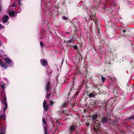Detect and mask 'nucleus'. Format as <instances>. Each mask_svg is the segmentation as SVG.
<instances>
[{
	"instance_id": "nucleus-10",
	"label": "nucleus",
	"mask_w": 134,
	"mask_h": 134,
	"mask_svg": "<svg viewBox=\"0 0 134 134\" xmlns=\"http://www.w3.org/2000/svg\"><path fill=\"white\" fill-rule=\"evenodd\" d=\"M50 84V81H48L46 85L45 88L47 92H48L50 89L51 87Z\"/></svg>"
},
{
	"instance_id": "nucleus-5",
	"label": "nucleus",
	"mask_w": 134,
	"mask_h": 134,
	"mask_svg": "<svg viewBox=\"0 0 134 134\" xmlns=\"http://www.w3.org/2000/svg\"><path fill=\"white\" fill-rule=\"evenodd\" d=\"M0 66L1 68L4 69H7L8 65H7L5 63L2 61V59L0 60Z\"/></svg>"
},
{
	"instance_id": "nucleus-38",
	"label": "nucleus",
	"mask_w": 134,
	"mask_h": 134,
	"mask_svg": "<svg viewBox=\"0 0 134 134\" xmlns=\"http://www.w3.org/2000/svg\"><path fill=\"white\" fill-rule=\"evenodd\" d=\"M4 132H3L2 131H0V134H4Z\"/></svg>"
},
{
	"instance_id": "nucleus-49",
	"label": "nucleus",
	"mask_w": 134,
	"mask_h": 134,
	"mask_svg": "<svg viewBox=\"0 0 134 134\" xmlns=\"http://www.w3.org/2000/svg\"><path fill=\"white\" fill-rule=\"evenodd\" d=\"M78 60L79 61L80 60V59H78Z\"/></svg>"
},
{
	"instance_id": "nucleus-34",
	"label": "nucleus",
	"mask_w": 134,
	"mask_h": 134,
	"mask_svg": "<svg viewBox=\"0 0 134 134\" xmlns=\"http://www.w3.org/2000/svg\"><path fill=\"white\" fill-rule=\"evenodd\" d=\"M50 105H52L53 104V103H54V102H53V101L51 100L50 101Z\"/></svg>"
},
{
	"instance_id": "nucleus-19",
	"label": "nucleus",
	"mask_w": 134,
	"mask_h": 134,
	"mask_svg": "<svg viewBox=\"0 0 134 134\" xmlns=\"http://www.w3.org/2000/svg\"><path fill=\"white\" fill-rule=\"evenodd\" d=\"M132 120H134V115H133L129 118L127 120L131 122V121H132Z\"/></svg>"
},
{
	"instance_id": "nucleus-3",
	"label": "nucleus",
	"mask_w": 134,
	"mask_h": 134,
	"mask_svg": "<svg viewBox=\"0 0 134 134\" xmlns=\"http://www.w3.org/2000/svg\"><path fill=\"white\" fill-rule=\"evenodd\" d=\"M100 124L95 121L93 126V129L94 132L96 134H100V133L101 128L100 127Z\"/></svg>"
},
{
	"instance_id": "nucleus-31",
	"label": "nucleus",
	"mask_w": 134,
	"mask_h": 134,
	"mask_svg": "<svg viewBox=\"0 0 134 134\" xmlns=\"http://www.w3.org/2000/svg\"><path fill=\"white\" fill-rule=\"evenodd\" d=\"M62 19L64 20H66L67 19V18L65 16H63L62 17Z\"/></svg>"
},
{
	"instance_id": "nucleus-44",
	"label": "nucleus",
	"mask_w": 134,
	"mask_h": 134,
	"mask_svg": "<svg viewBox=\"0 0 134 134\" xmlns=\"http://www.w3.org/2000/svg\"><path fill=\"white\" fill-rule=\"evenodd\" d=\"M2 7L0 6V11L1 10H2Z\"/></svg>"
},
{
	"instance_id": "nucleus-24",
	"label": "nucleus",
	"mask_w": 134,
	"mask_h": 134,
	"mask_svg": "<svg viewBox=\"0 0 134 134\" xmlns=\"http://www.w3.org/2000/svg\"><path fill=\"white\" fill-rule=\"evenodd\" d=\"M83 69L85 70V72L84 73H85L86 74H87L88 73V71L87 70V68L86 67H85V68H83Z\"/></svg>"
},
{
	"instance_id": "nucleus-36",
	"label": "nucleus",
	"mask_w": 134,
	"mask_h": 134,
	"mask_svg": "<svg viewBox=\"0 0 134 134\" xmlns=\"http://www.w3.org/2000/svg\"><path fill=\"white\" fill-rule=\"evenodd\" d=\"M91 20H92L95 23V24L96 25H97V24H96V23H97L96 22V21H95V20H94V19L92 18L91 19Z\"/></svg>"
},
{
	"instance_id": "nucleus-51",
	"label": "nucleus",
	"mask_w": 134,
	"mask_h": 134,
	"mask_svg": "<svg viewBox=\"0 0 134 134\" xmlns=\"http://www.w3.org/2000/svg\"><path fill=\"white\" fill-rule=\"evenodd\" d=\"M96 121H97L98 122V121L97 120H96Z\"/></svg>"
},
{
	"instance_id": "nucleus-41",
	"label": "nucleus",
	"mask_w": 134,
	"mask_h": 134,
	"mask_svg": "<svg viewBox=\"0 0 134 134\" xmlns=\"http://www.w3.org/2000/svg\"><path fill=\"white\" fill-rule=\"evenodd\" d=\"M6 57H5L4 58V59H9V58L7 57V55H5Z\"/></svg>"
},
{
	"instance_id": "nucleus-35",
	"label": "nucleus",
	"mask_w": 134,
	"mask_h": 134,
	"mask_svg": "<svg viewBox=\"0 0 134 134\" xmlns=\"http://www.w3.org/2000/svg\"><path fill=\"white\" fill-rule=\"evenodd\" d=\"M66 110H63V114H67V113L66 112Z\"/></svg>"
},
{
	"instance_id": "nucleus-39",
	"label": "nucleus",
	"mask_w": 134,
	"mask_h": 134,
	"mask_svg": "<svg viewBox=\"0 0 134 134\" xmlns=\"http://www.w3.org/2000/svg\"><path fill=\"white\" fill-rule=\"evenodd\" d=\"M19 10V11H18V13H19V12H20L21 11V8L20 7H19L18 9V10Z\"/></svg>"
},
{
	"instance_id": "nucleus-47",
	"label": "nucleus",
	"mask_w": 134,
	"mask_h": 134,
	"mask_svg": "<svg viewBox=\"0 0 134 134\" xmlns=\"http://www.w3.org/2000/svg\"><path fill=\"white\" fill-rule=\"evenodd\" d=\"M1 41L0 40V47L1 46Z\"/></svg>"
},
{
	"instance_id": "nucleus-23",
	"label": "nucleus",
	"mask_w": 134,
	"mask_h": 134,
	"mask_svg": "<svg viewBox=\"0 0 134 134\" xmlns=\"http://www.w3.org/2000/svg\"><path fill=\"white\" fill-rule=\"evenodd\" d=\"M105 77L102 76L101 78V80L103 82H104L105 81Z\"/></svg>"
},
{
	"instance_id": "nucleus-30",
	"label": "nucleus",
	"mask_w": 134,
	"mask_h": 134,
	"mask_svg": "<svg viewBox=\"0 0 134 134\" xmlns=\"http://www.w3.org/2000/svg\"><path fill=\"white\" fill-rule=\"evenodd\" d=\"M118 97H116L115 98H113V100L114 101H116V100H115L116 99H117L118 98Z\"/></svg>"
},
{
	"instance_id": "nucleus-46",
	"label": "nucleus",
	"mask_w": 134,
	"mask_h": 134,
	"mask_svg": "<svg viewBox=\"0 0 134 134\" xmlns=\"http://www.w3.org/2000/svg\"><path fill=\"white\" fill-rule=\"evenodd\" d=\"M126 31L125 30H124L123 31V32L124 33H125V32Z\"/></svg>"
},
{
	"instance_id": "nucleus-45",
	"label": "nucleus",
	"mask_w": 134,
	"mask_h": 134,
	"mask_svg": "<svg viewBox=\"0 0 134 134\" xmlns=\"http://www.w3.org/2000/svg\"><path fill=\"white\" fill-rule=\"evenodd\" d=\"M103 6H104V8H105V4H104L103 5Z\"/></svg>"
},
{
	"instance_id": "nucleus-4",
	"label": "nucleus",
	"mask_w": 134,
	"mask_h": 134,
	"mask_svg": "<svg viewBox=\"0 0 134 134\" xmlns=\"http://www.w3.org/2000/svg\"><path fill=\"white\" fill-rule=\"evenodd\" d=\"M109 120L108 118L107 117H104L101 118L100 120H99V122L104 124L106 122Z\"/></svg>"
},
{
	"instance_id": "nucleus-50",
	"label": "nucleus",
	"mask_w": 134,
	"mask_h": 134,
	"mask_svg": "<svg viewBox=\"0 0 134 134\" xmlns=\"http://www.w3.org/2000/svg\"><path fill=\"white\" fill-rule=\"evenodd\" d=\"M1 126H2V123H1Z\"/></svg>"
},
{
	"instance_id": "nucleus-18",
	"label": "nucleus",
	"mask_w": 134,
	"mask_h": 134,
	"mask_svg": "<svg viewBox=\"0 0 134 134\" xmlns=\"http://www.w3.org/2000/svg\"><path fill=\"white\" fill-rule=\"evenodd\" d=\"M111 124L114 126H118V122L116 121H114L112 122Z\"/></svg>"
},
{
	"instance_id": "nucleus-32",
	"label": "nucleus",
	"mask_w": 134,
	"mask_h": 134,
	"mask_svg": "<svg viewBox=\"0 0 134 134\" xmlns=\"http://www.w3.org/2000/svg\"><path fill=\"white\" fill-rule=\"evenodd\" d=\"M73 48L75 49L76 50L77 48V46L76 45H74L73 46Z\"/></svg>"
},
{
	"instance_id": "nucleus-14",
	"label": "nucleus",
	"mask_w": 134,
	"mask_h": 134,
	"mask_svg": "<svg viewBox=\"0 0 134 134\" xmlns=\"http://www.w3.org/2000/svg\"><path fill=\"white\" fill-rule=\"evenodd\" d=\"M97 95V93L95 92H94L92 93H90L88 96L90 97H94Z\"/></svg>"
},
{
	"instance_id": "nucleus-6",
	"label": "nucleus",
	"mask_w": 134,
	"mask_h": 134,
	"mask_svg": "<svg viewBox=\"0 0 134 134\" xmlns=\"http://www.w3.org/2000/svg\"><path fill=\"white\" fill-rule=\"evenodd\" d=\"M75 129L76 127L75 125L72 124L70 126L68 131L69 132V133H70L72 132L75 131Z\"/></svg>"
},
{
	"instance_id": "nucleus-26",
	"label": "nucleus",
	"mask_w": 134,
	"mask_h": 134,
	"mask_svg": "<svg viewBox=\"0 0 134 134\" xmlns=\"http://www.w3.org/2000/svg\"><path fill=\"white\" fill-rule=\"evenodd\" d=\"M44 45V43L42 41H41L40 42V45L42 48H43Z\"/></svg>"
},
{
	"instance_id": "nucleus-17",
	"label": "nucleus",
	"mask_w": 134,
	"mask_h": 134,
	"mask_svg": "<svg viewBox=\"0 0 134 134\" xmlns=\"http://www.w3.org/2000/svg\"><path fill=\"white\" fill-rule=\"evenodd\" d=\"M69 104V103L68 102H65L63 104L62 108H66L67 107Z\"/></svg>"
},
{
	"instance_id": "nucleus-1",
	"label": "nucleus",
	"mask_w": 134,
	"mask_h": 134,
	"mask_svg": "<svg viewBox=\"0 0 134 134\" xmlns=\"http://www.w3.org/2000/svg\"><path fill=\"white\" fill-rule=\"evenodd\" d=\"M1 87L2 89L0 94V100L2 103H3L5 105L4 107V111H5L8 107V104L7 102V97L5 92L4 89L5 88V84L3 83Z\"/></svg>"
},
{
	"instance_id": "nucleus-13",
	"label": "nucleus",
	"mask_w": 134,
	"mask_h": 134,
	"mask_svg": "<svg viewBox=\"0 0 134 134\" xmlns=\"http://www.w3.org/2000/svg\"><path fill=\"white\" fill-rule=\"evenodd\" d=\"M9 17L7 15H4L2 19V20L3 23H6L7 21L9 19Z\"/></svg>"
},
{
	"instance_id": "nucleus-29",
	"label": "nucleus",
	"mask_w": 134,
	"mask_h": 134,
	"mask_svg": "<svg viewBox=\"0 0 134 134\" xmlns=\"http://www.w3.org/2000/svg\"><path fill=\"white\" fill-rule=\"evenodd\" d=\"M4 28L5 27L4 26L0 24V29L2 28L4 29Z\"/></svg>"
},
{
	"instance_id": "nucleus-22",
	"label": "nucleus",
	"mask_w": 134,
	"mask_h": 134,
	"mask_svg": "<svg viewBox=\"0 0 134 134\" xmlns=\"http://www.w3.org/2000/svg\"><path fill=\"white\" fill-rule=\"evenodd\" d=\"M42 120L43 123L45 125V126H47V125L45 119L44 118H43L42 119Z\"/></svg>"
},
{
	"instance_id": "nucleus-28",
	"label": "nucleus",
	"mask_w": 134,
	"mask_h": 134,
	"mask_svg": "<svg viewBox=\"0 0 134 134\" xmlns=\"http://www.w3.org/2000/svg\"><path fill=\"white\" fill-rule=\"evenodd\" d=\"M94 103L93 102H91L90 103L89 105L90 106H92V105H94Z\"/></svg>"
},
{
	"instance_id": "nucleus-21",
	"label": "nucleus",
	"mask_w": 134,
	"mask_h": 134,
	"mask_svg": "<svg viewBox=\"0 0 134 134\" xmlns=\"http://www.w3.org/2000/svg\"><path fill=\"white\" fill-rule=\"evenodd\" d=\"M73 82V83H72V88H70V92H69V94H68V96H69V95H70V92H71V91H72V89L73 88H74V85H73V83H74V81L73 80V82Z\"/></svg>"
},
{
	"instance_id": "nucleus-20",
	"label": "nucleus",
	"mask_w": 134,
	"mask_h": 134,
	"mask_svg": "<svg viewBox=\"0 0 134 134\" xmlns=\"http://www.w3.org/2000/svg\"><path fill=\"white\" fill-rule=\"evenodd\" d=\"M77 37H78L77 36H76V37L73 36L72 37V38L71 39L72 40V42H73L77 40Z\"/></svg>"
},
{
	"instance_id": "nucleus-9",
	"label": "nucleus",
	"mask_w": 134,
	"mask_h": 134,
	"mask_svg": "<svg viewBox=\"0 0 134 134\" xmlns=\"http://www.w3.org/2000/svg\"><path fill=\"white\" fill-rule=\"evenodd\" d=\"M4 61L7 64H10V65L8 66H11L13 65V63L10 59H4Z\"/></svg>"
},
{
	"instance_id": "nucleus-40",
	"label": "nucleus",
	"mask_w": 134,
	"mask_h": 134,
	"mask_svg": "<svg viewBox=\"0 0 134 134\" xmlns=\"http://www.w3.org/2000/svg\"><path fill=\"white\" fill-rule=\"evenodd\" d=\"M50 96V94H47L46 96V98H48Z\"/></svg>"
},
{
	"instance_id": "nucleus-2",
	"label": "nucleus",
	"mask_w": 134,
	"mask_h": 134,
	"mask_svg": "<svg viewBox=\"0 0 134 134\" xmlns=\"http://www.w3.org/2000/svg\"><path fill=\"white\" fill-rule=\"evenodd\" d=\"M17 5L13 3L12 4L10 5L8 7V11H9V15L10 16L14 17L17 15V13L15 12L14 10L15 9V7Z\"/></svg>"
},
{
	"instance_id": "nucleus-7",
	"label": "nucleus",
	"mask_w": 134,
	"mask_h": 134,
	"mask_svg": "<svg viewBox=\"0 0 134 134\" xmlns=\"http://www.w3.org/2000/svg\"><path fill=\"white\" fill-rule=\"evenodd\" d=\"M40 62L41 65L43 66H45L48 65L47 61L46 59H41Z\"/></svg>"
},
{
	"instance_id": "nucleus-48",
	"label": "nucleus",
	"mask_w": 134,
	"mask_h": 134,
	"mask_svg": "<svg viewBox=\"0 0 134 134\" xmlns=\"http://www.w3.org/2000/svg\"><path fill=\"white\" fill-rule=\"evenodd\" d=\"M69 34V32H68V33H66V34Z\"/></svg>"
},
{
	"instance_id": "nucleus-42",
	"label": "nucleus",
	"mask_w": 134,
	"mask_h": 134,
	"mask_svg": "<svg viewBox=\"0 0 134 134\" xmlns=\"http://www.w3.org/2000/svg\"><path fill=\"white\" fill-rule=\"evenodd\" d=\"M107 104H106L104 106V108H107Z\"/></svg>"
},
{
	"instance_id": "nucleus-37",
	"label": "nucleus",
	"mask_w": 134,
	"mask_h": 134,
	"mask_svg": "<svg viewBox=\"0 0 134 134\" xmlns=\"http://www.w3.org/2000/svg\"><path fill=\"white\" fill-rule=\"evenodd\" d=\"M72 40L71 39H70V40H68L67 41V42L68 43H71L72 42Z\"/></svg>"
},
{
	"instance_id": "nucleus-12",
	"label": "nucleus",
	"mask_w": 134,
	"mask_h": 134,
	"mask_svg": "<svg viewBox=\"0 0 134 134\" xmlns=\"http://www.w3.org/2000/svg\"><path fill=\"white\" fill-rule=\"evenodd\" d=\"M43 126L44 130V134H49L50 132L49 130H48L47 126H44L43 125Z\"/></svg>"
},
{
	"instance_id": "nucleus-25",
	"label": "nucleus",
	"mask_w": 134,
	"mask_h": 134,
	"mask_svg": "<svg viewBox=\"0 0 134 134\" xmlns=\"http://www.w3.org/2000/svg\"><path fill=\"white\" fill-rule=\"evenodd\" d=\"M2 127H1L0 128V131H2L3 132H4V131L5 130V129L4 127H3V126H2Z\"/></svg>"
},
{
	"instance_id": "nucleus-15",
	"label": "nucleus",
	"mask_w": 134,
	"mask_h": 134,
	"mask_svg": "<svg viewBox=\"0 0 134 134\" xmlns=\"http://www.w3.org/2000/svg\"><path fill=\"white\" fill-rule=\"evenodd\" d=\"M92 119L93 120H94L96 119L98 117V115L97 114H93L92 115Z\"/></svg>"
},
{
	"instance_id": "nucleus-8",
	"label": "nucleus",
	"mask_w": 134,
	"mask_h": 134,
	"mask_svg": "<svg viewBox=\"0 0 134 134\" xmlns=\"http://www.w3.org/2000/svg\"><path fill=\"white\" fill-rule=\"evenodd\" d=\"M43 107L44 108V110L45 111H47L48 110L49 106L47 105L46 101L45 100H44L43 102Z\"/></svg>"
},
{
	"instance_id": "nucleus-16",
	"label": "nucleus",
	"mask_w": 134,
	"mask_h": 134,
	"mask_svg": "<svg viewBox=\"0 0 134 134\" xmlns=\"http://www.w3.org/2000/svg\"><path fill=\"white\" fill-rule=\"evenodd\" d=\"M104 62L105 63V64L106 65L110 64V61L109 59H105Z\"/></svg>"
},
{
	"instance_id": "nucleus-27",
	"label": "nucleus",
	"mask_w": 134,
	"mask_h": 134,
	"mask_svg": "<svg viewBox=\"0 0 134 134\" xmlns=\"http://www.w3.org/2000/svg\"><path fill=\"white\" fill-rule=\"evenodd\" d=\"M79 91H76L74 95V97H76L77 95L79 93Z\"/></svg>"
},
{
	"instance_id": "nucleus-11",
	"label": "nucleus",
	"mask_w": 134,
	"mask_h": 134,
	"mask_svg": "<svg viewBox=\"0 0 134 134\" xmlns=\"http://www.w3.org/2000/svg\"><path fill=\"white\" fill-rule=\"evenodd\" d=\"M5 111L3 112V113L2 114H0V121H1L2 120H5L6 119V116L5 114H4Z\"/></svg>"
},
{
	"instance_id": "nucleus-43",
	"label": "nucleus",
	"mask_w": 134,
	"mask_h": 134,
	"mask_svg": "<svg viewBox=\"0 0 134 134\" xmlns=\"http://www.w3.org/2000/svg\"><path fill=\"white\" fill-rule=\"evenodd\" d=\"M57 124H60V122H59V121H57Z\"/></svg>"
},
{
	"instance_id": "nucleus-33",
	"label": "nucleus",
	"mask_w": 134,
	"mask_h": 134,
	"mask_svg": "<svg viewBox=\"0 0 134 134\" xmlns=\"http://www.w3.org/2000/svg\"><path fill=\"white\" fill-rule=\"evenodd\" d=\"M91 13V14H89V13L88 14L89 16H90V17H89V18H90L92 16H93V15H94V14H92Z\"/></svg>"
}]
</instances>
